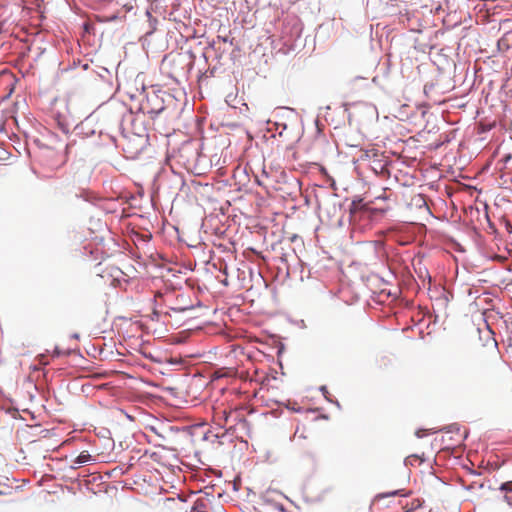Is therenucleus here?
<instances>
[{"label":"nucleus","instance_id":"nucleus-3","mask_svg":"<svg viewBox=\"0 0 512 512\" xmlns=\"http://www.w3.org/2000/svg\"><path fill=\"white\" fill-rule=\"evenodd\" d=\"M232 415L231 411L220 410L215 413V419L218 425L225 426L228 423L229 417Z\"/></svg>","mask_w":512,"mask_h":512},{"label":"nucleus","instance_id":"nucleus-7","mask_svg":"<svg viewBox=\"0 0 512 512\" xmlns=\"http://www.w3.org/2000/svg\"><path fill=\"white\" fill-rule=\"evenodd\" d=\"M185 334V337H181V338H175V340H177L178 342H182L185 340V338L191 333V330H188V331H185L183 332Z\"/></svg>","mask_w":512,"mask_h":512},{"label":"nucleus","instance_id":"nucleus-6","mask_svg":"<svg viewBox=\"0 0 512 512\" xmlns=\"http://www.w3.org/2000/svg\"><path fill=\"white\" fill-rule=\"evenodd\" d=\"M71 353V350L69 349H61L60 347L56 346L52 352V357H60V356H66Z\"/></svg>","mask_w":512,"mask_h":512},{"label":"nucleus","instance_id":"nucleus-4","mask_svg":"<svg viewBox=\"0 0 512 512\" xmlns=\"http://www.w3.org/2000/svg\"><path fill=\"white\" fill-rule=\"evenodd\" d=\"M500 490L505 492L504 499L508 505H512V481H507L500 486Z\"/></svg>","mask_w":512,"mask_h":512},{"label":"nucleus","instance_id":"nucleus-11","mask_svg":"<svg viewBox=\"0 0 512 512\" xmlns=\"http://www.w3.org/2000/svg\"><path fill=\"white\" fill-rule=\"evenodd\" d=\"M416 434H417L418 437L422 436L419 431Z\"/></svg>","mask_w":512,"mask_h":512},{"label":"nucleus","instance_id":"nucleus-8","mask_svg":"<svg viewBox=\"0 0 512 512\" xmlns=\"http://www.w3.org/2000/svg\"><path fill=\"white\" fill-rule=\"evenodd\" d=\"M139 327L141 330L145 331L146 333H150V331L148 330V327L144 323L140 322Z\"/></svg>","mask_w":512,"mask_h":512},{"label":"nucleus","instance_id":"nucleus-9","mask_svg":"<svg viewBox=\"0 0 512 512\" xmlns=\"http://www.w3.org/2000/svg\"><path fill=\"white\" fill-rule=\"evenodd\" d=\"M482 323H483V325H484L486 328H488V329H489V331H490V332H492V333H493L492 327H491V325L489 324V322H488V321H485V322H482Z\"/></svg>","mask_w":512,"mask_h":512},{"label":"nucleus","instance_id":"nucleus-5","mask_svg":"<svg viewBox=\"0 0 512 512\" xmlns=\"http://www.w3.org/2000/svg\"><path fill=\"white\" fill-rule=\"evenodd\" d=\"M90 459H91V455L88 452L84 451V452L80 453V455L75 459V463L84 464V463L90 461Z\"/></svg>","mask_w":512,"mask_h":512},{"label":"nucleus","instance_id":"nucleus-10","mask_svg":"<svg viewBox=\"0 0 512 512\" xmlns=\"http://www.w3.org/2000/svg\"><path fill=\"white\" fill-rule=\"evenodd\" d=\"M384 165H380V170L383 171Z\"/></svg>","mask_w":512,"mask_h":512},{"label":"nucleus","instance_id":"nucleus-1","mask_svg":"<svg viewBox=\"0 0 512 512\" xmlns=\"http://www.w3.org/2000/svg\"><path fill=\"white\" fill-rule=\"evenodd\" d=\"M499 170L511 175L512 174V154L506 153L497 163Z\"/></svg>","mask_w":512,"mask_h":512},{"label":"nucleus","instance_id":"nucleus-2","mask_svg":"<svg viewBox=\"0 0 512 512\" xmlns=\"http://www.w3.org/2000/svg\"><path fill=\"white\" fill-rule=\"evenodd\" d=\"M56 149H57V160H56L55 165L62 166L67 161V144H65L59 140L58 146Z\"/></svg>","mask_w":512,"mask_h":512}]
</instances>
